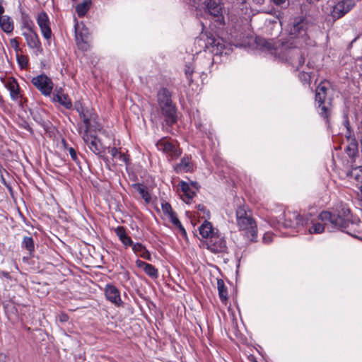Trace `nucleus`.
<instances>
[{
    "label": "nucleus",
    "mask_w": 362,
    "mask_h": 362,
    "mask_svg": "<svg viewBox=\"0 0 362 362\" xmlns=\"http://www.w3.org/2000/svg\"><path fill=\"white\" fill-rule=\"evenodd\" d=\"M350 210L344 205H341L335 212L322 211L316 221H310L306 218L304 226L310 234H320L325 231V226H330V230H345L349 227Z\"/></svg>",
    "instance_id": "f257e3e1"
},
{
    "label": "nucleus",
    "mask_w": 362,
    "mask_h": 362,
    "mask_svg": "<svg viewBox=\"0 0 362 362\" xmlns=\"http://www.w3.org/2000/svg\"><path fill=\"white\" fill-rule=\"evenodd\" d=\"M313 27V23L303 16L291 18L286 28L289 39L292 40L291 45L296 47L312 45L310 35Z\"/></svg>",
    "instance_id": "f03ea898"
},
{
    "label": "nucleus",
    "mask_w": 362,
    "mask_h": 362,
    "mask_svg": "<svg viewBox=\"0 0 362 362\" xmlns=\"http://www.w3.org/2000/svg\"><path fill=\"white\" fill-rule=\"evenodd\" d=\"M78 112L86 127L82 135L83 141L92 152L96 155H100L105 151L107 148L106 146H105L97 136L88 134V132L93 129H98L95 115L88 111L85 112L83 109L81 110L78 109Z\"/></svg>",
    "instance_id": "7ed1b4c3"
},
{
    "label": "nucleus",
    "mask_w": 362,
    "mask_h": 362,
    "mask_svg": "<svg viewBox=\"0 0 362 362\" xmlns=\"http://www.w3.org/2000/svg\"><path fill=\"white\" fill-rule=\"evenodd\" d=\"M236 224L239 230L250 241L255 242L257 238V226L251 211L245 206H240L235 211Z\"/></svg>",
    "instance_id": "20e7f679"
},
{
    "label": "nucleus",
    "mask_w": 362,
    "mask_h": 362,
    "mask_svg": "<svg viewBox=\"0 0 362 362\" xmlns=\"http://www.w3.org/2000/svg\"><path fill=\"white\" fill-rule=\"evenodd\" d=\"M196 42L214 55L228 54L230 49L227 47L223 40L213 33L202 32L196 39Z\"/></svg>",
    "instance_id": "39448f33"
},
{
    "label": "nucleus",
    "mask_w": 362,
    "mask_h": 362,
    "mask_svg": "<svg viewBox=\"0 0 362 362\" xmlns=\"http://www.w3.org/2000/svg\"><path fill=\"white\" fill-rule=\"evenodd\" d=\"M293 46L289 47L288 43L282 44L281 47L275 49L274 54L280 59L289 62L298 70L304 64L305 58L299 47Z\"/></svg>",
    "instance_id": "423d86ee"
},
{
    "label": "nucleus",
    "mask_w": 362,
    "mask_h": 362,
    "mask_svg": "<svg viewBox=\"0 0 362 362\" xmlns=\"http://www.w3.org/2000/svg\"><path fill=\"white\" fill-rule=\"evenodd\" d=\"M157 97L158 105L167 124L170 125L175 124L177 122L176 110L173 105L170 93L167 88H162L158 90Z\"/></svg>",
    "instance_id": "0eeeda50"
},
{
    "label": "nucleus",
    "mask_w": 362,
    "mask_h": 362,
    "mask_svg": "<svg viewBox=\"0 0 362 362\" xmlns=\"http://www.w3.org/2000/svg\"><path fill=\"white\" fill-rule=\"evenodd\" d=\"M202 5L204 12L210 16L211 20L219 25L224 24L221 0H203Z\"/></svg>",
    "instance_id": "6e6552de"
},
{
    "label": "nucleus",
    "mask_w": 362,
    "mask_h": 362,
    "mask_svg": "<svg viewBox=\"0 0 362 362\" xmlns=\"http://www.w3.org/2000/svg\"><path fill=\"white\" fill-rule=\"evenodd\" d=\"M206 249L214 254L226 253L228 250L226 238L221 232L206 243Z\"/></svg>",
    "instance_id": "1a4fd4ad"
},
{
    "label": "nucleus",
    "mask_w": 362,
    "mask_h": 362,
    "mask_svg": "<svg viewBox=\"0 0 362 362\" xmlns=\"http://www.w3.org/2000/svg\"><path fill=\"white\" fill-rule=\"evenodd\" d=\"M33 86L45 96H49L54 84L50 78L45 74H40L32 78Z\"/></svg>",
    "instance_id": "9d476101"
},
{
    "label": "nucleus",
    "mask_w": 362,
    "mask_h": 362,
    "mask_svg": "<svg viewBox=\"0 0 362 362\" xmlns=\"http://www.w3.org/2000/svg\"><path fill=\"white\" fill-rule=\"evenodd\" d=\"M158 151L165 153L170 159L177 158L182 153L180 149L165 138L158 140L156 144Z\"/></svg>",
    "instance_id": "9b49d317"
},
{
    "label": "nucleus",
    "mask_w": 362,
    "mask_h": 362,
    "mask_svg": "<svg viewBox=\"0 0 362 362\" xmlns=\"http://www.w3.org/2000/svg\"><path fill=\"white\" fill-rule=\"evenodd\" d=\"M161 209L163 214L169 219V221L176 227L183 237L187 236V232L182 226L181 222L178 219L176 213L173 210L171 205L166 202L161 204Z\"/></svg>",
    "instance_id": "f8f14e48"
},
{
    "label": "nucleus",
    "mask_w": 362,
    "mask_h": 362,
    "mask_svg": "<svg viewBox=\"0 0 362 362\" xmlns=\"http://www.w3.org/2000/svg\"><path fill=\"white\" fill-rule=\"evenodd\" d=\"M75 37L76 42L78 49L86 51L89 49V33L88 28L82 25L81 26L75 25Z\"/></svg>",
    "instance_id": "ddd939ff"
},
{
    "label": "nucleus",
    "mask_w": 362,
    "mask_h": 362,
    "mask_svg": "<svg viewBox=\"0 0 362 362\" xmlns=\"http://www.w3.org/2000/svg\"><path fill=\"white\" fill-rule=\"evenodd\" d=\"M284 220L282 222L285 228H299L304 226L305 218L301 216L297 211H288L284 214Z\"/></svg>",
    "instance_id": "4468645a"
},
{
    "label": "nucleus",
    "mask_w": 362,
    "mask_h": 362,
    "mask_svg": "<svg viewBox=\"0 0 362 362\" xmlns=\"http://www.w3.org/2000/svg\"><path fill=\"white\" fill-rule=\"evenodd\" d=\"M354 5V0H340L333 6L331 15L333 18L339 19L351 11Z\"/></svg>",
    "instance_id": "2eb2a0df"
},
{
    "label": "nucleus",
    "mask_w": 362,
    "mask_h": 362,
    "mask_svg": "<svg viewBox=\"0 0 362 362\" xmlns=\"http://www.w3.org/2000/svg\"><path fill=\"white\" fill-rule=\"evenodd\" d=\"M22 35L26 40V43L29 48L34 50L37 55L42 52V47L39 37L35 30L30 32H23Z\"/></svg>",
    "instance_id": "dca6fc26"
},
{
    "label": "nucleus",
    "mask_w": 362,
    "mask_h": 362,
    "mask_svg": "<svg viewBox=\"0 0 362 362\" xmlns=\"http://www.w3.org/2000/svg\"><path fill=\"white\" fill-rule=\"evenodd\" d=\"M104 292L106 299L115 306L120 307L123 305L119 290L115 286L107 284L104 288Z\"/></svg>",
    "instance_id": "f3484780"
},
{
    "label": "nucleus",
    "mask_w": 362,
    "mask_h": 362,
    "mask_svg": "<svg viewBox=\"0 0 362 362\" xmlns=\"http://www.w3.org/2000/svg\"><path fill=\"white\" fill-rule=\"evenodd\" d=\"M37 23L40 28L43 37L46 40H50L52 33L49 26V19L45 12H41L37 15Z\"/></svg>",
    "instance_id": "a211bd4d"
},
{
    "label": "nucleus",
    "mask_w": 362,
    "mask_h": 362,
    "mask_svg": "<svg viewBox=\"0 0 362 362\" xmlns=\"http://www.w3.org/2000/svg\"><path fill=\"white\" fill-rule=\"evenodd\" d=\"M179 186L183 192V200L189 203L196 194V190H198V184L197 182H191L189 184L186 182L181 181Z\"/></svg>",
    "instance_id": "6ab92c4d"
},
{
    "label": "nucleus",
    "mask_w": 362,
    "mask_h": 362,
    "mask_svg": "<svg viewBox=\"0 0 362 362\" xmlns=\"http://www.w3.org/2000/svg\"><path fill=\"white\" fill-rule=\"evenodd\" d=\"M199 232L203 239L209 240L220 231L218 228L214 227L208 220H204L199 227Z\"/></svg>",
    "instance_id": "aec40b11"
},
{
    "label": "nucleus",
    "mask_w": 362,
    "mask_h": 362,
    "mask_svg": "<svg viewBox=\"0 0 362 362\" xmlns=\"http://www.w3.org/2000/svg\"><path fill=\"white\" fill-rule=\"evenodd\" d=\"M52 100L54 103H58L66 109H71L72 107V102L67 94L63 93L60 88L57 90L53 94Z\"/></svg>",
    "instance_id": "412c9836"
},
{
    "label": "nucleus",
    "mask_w": 362,
    "mask_h": 362,
    "mask_svg": "<svg viewBox=\"0 0 362 362\" xmlns=\"http://www.w3.org/2000/svg\"><path fill=\"white\" fill-rule=\"evenodd\" d=\"M136 265L142 269L144 272L152 279H157L158 277V269L151 264L146 263L140 259L136 261Z\"/></svg>",
    "instance_id": "4be33fe9"
},
{
    "label": "nucleus",
    "mask_w": 362,
    "mask_h": 362,
    "mask_svg": "<svg viewBox=\"0 0 362 362\" xmlns=\"http://www.w3.org/2000/svg\"><path fill=\"white\" fill-rule=\"evenodd\" d=\"M193 164L191 162L190 156H184L180 163L175 165L174 167V170L177 173H187L192 170Z\"/></svg>",
    "instance_id": "5701e85b"
},
{
    "label": "nucleus",
    "mask_w": 362,
    "mask_h": 362,
    "mask_svg": "<svg viewBox=\"0 0 362 362\" xmlns=\"http://www.w3.org/2000/svg\"><path fill=\"white\" fill-rule=\"evenodd\" d=\"M317 111L319 115L323 117L326 122L329 121V117L332 115V103L331 101H327L324 103H317Z\"/></svg>",
    "instance_id": "b1692460"
},
{
    "label": "nucleus",
    "mask_w": 362,
    "mask_h": 362,
    "mask_svg": "<svg viewBox=\"0 0 362 362\" xmlns=\"http://www.w3.org/2000/svg\"><path fill=\"white\" fill-rule=\"evenodd\" d=\"M115 232L118 236L122 243L127 247L135 244L132 242V238L127 234L125 229L123 226H118L115 228Z\"/></svg>",
    "instance_id": "393cba45"
},
{
    "label": "nucleus",
    "mask_w": 362,
    "mask_h": 362,
    "mask_svg": "<svg viewBox=\"0 0 362 362\" xmlns=\"http://www.w3.org/2000/svg\"><path fill=\"white\" fill-rule=\"evenodd\" d=\"M6 87L10 92V95L13 100L16 101L21 97L19 85L14 78L10 79L8 81Z\"/></svg>",
    "instance_id": "a878e982"
},
{
    "label": "nucleus",
    "mask_w": 362,
    "mask_h": 362,
    "mask_svg": "<svg viewBox=\"0 0 362 362\" xmlns=\"http://www.w3.org/2000/svg\"><path fill=\"white\" fill-rule=\"evenodd\" d=\"M0 28L7 34L12 33L14 29V23L13 19L6 15L1 16L0 18Z\"/></svg>",
    "instance_id": "bb28decb"
},
{
    "label": "nucleus",
    "mask_w": 362,
    "mask_h": 362,
    "mask_svg": "<svg viewBox=\"0 0 362 362\" xmlns=\"http://www.w3.org/2000/svg\"><path fill=\"white\" fill-rule=\"evenodd\" d=\"M132 250L135 254L139 255L141 257L146 260L151 261L152 257L150 252L141 243H135L133 245Z\"/></svg>",
    "instance_id": "cd10ccee"
},
{
    "label": "nucleus",
    "mask_w": 362,
    "mask_h": 362,
    "mask_svg": "<svg viewBox=\"0 0 362 362\" xmlns=\"http://www.w3.org/2000/svg\"><path fill=\"white\" fill-rule=\"evenodd\" d=\"M112 156V159L114 162H122L123 163H127L129 160L128 156L125 154V153L122 152L119 149L113 147L110 148L109 151Z\"/></svg>",
    "instance_id": "c85d7f7f"
},
{
    "label": "nucleus",
    "mask_w": 362,
    "mask_h": 362,
    "mask_svg": "<svg viewBox=\"0 0 362 362\" xmlns=\"http://www.w3.org/2000/svg\"><path fill=\"white\" fill-rule=\"evenodd\" d=\"M134 189L139 193L141 198H142L146 204H148L151 201V196L149 194L147 188L141 184H134L133 185Z\"/></svg>",
    "instance_id": "c756f323"
},
{
    "label": "nucleus",
    "mask_w": 362,
    "mask_h": 362,
    "mask_svg": "<svg viewBox=\"0 0 362 362\" xmlns=\"http://www.w3.org/2000/svg\"><path fill=\"white\" fill-rule=\"evenodd\" d=\"M331 90V83L328 81H323L317 86L315 95L317 98L320 99L322 94H329Z\"/></svg>",
    "instance_id": "7c9ffc66"
},
{
    "label": "nucleus",
    "mask_w": 362,
    "mask_h": 362,
    "mask_svg": "<svg viewBox=\"0 0 362 362\" xmlns=\"http://www.w3.org/2000/svg\"><path fill=\"white\" fill-rule=\"evenodd\" d=\"M217 288L221 302L226 303L228 300V291L222 279H217Z\"/></svg>",
    "instance_id": "2f4dec72"
},
{
    "label": "nucleus",
    "mask_w": 362,
    "mask_h": 362,
    "mask_svg": "<svg viewBox=\"0 0 362 362\" xmlns=\"http://www.w3.org/2000/svg\"><path fill=\"white\" fill-rule=\"evenodd\" d=\"M91 4L90 0H84L82 3L78 4L76 6V12L79 17H82L86 14L90 9Z\"/></svg>",
    "instance_id": "473e14b6"
},
{
    "label": "nucleus",
    "mask_w": 362,
    "mask_h": 362,
    "mask_svg": "<svg viewBox=\"0 0 362 362\" xmlns=\"http://www.w3.org/2000/svg\"><path fill=\"white\" fill-rule=\"evenodd\" d=\"M21 246L27 250L29 254H32L35 250L34 240L32 237L25 236L23 239Z\"/></svg>",
    "instance_id": "72a5a7b5"
},
{
    "label": "nucleus",
    "mask_w": 362,
    "mask_h": 362,
    "mask_svg": "<svg viewBox=\"0 0 362 362\" xmlns=\"http://www.w3.org/2000/svg\"><path fill=\"white\" fill-rule=\"evenodd\" d=\"M348 175L362 184V166L353 168Z\"/></svg>",
    "instance_id": "f704fd0d"
},
{
    "label": "nucleus",
    "mask_w": 362,
    "mask_h": 362,
    "mask_svg": "<svg viewBox=\"0 0 362 362\" xmlns=\"http://www.w3.org/2000/svg\"><path fill=\"white\" fill-rule=\"evenodd\" d=\"M347 155L350 158H354V156L358 153V144L357 142L354 140L352 141L346 147L345 149Z\"/></svg>",
    "instance_id": "c9c22d12"
},
{
    "label": "nucleus",
    "mask_w": 362,
    "mask_h": 362,
    "mask_svg": "<svg viewBox=\"0 0 362 362\" xmlns=\"http://www.w3.org/2000/svg\"><path fill=\"white\" fill-rule=\"evenodd\" d=\"M197 209L198 211V216L199 218H203L204 220L210 218V211L206 208L204 205L198 204L197 206Z\"/></svg>",
    "instance_id": "e433bc0d"
},
{
    "label": "nucleus",
    "mask_w": 362,
    "mask_h": 362,
    "mask_svg": "<svg viewBox=\"0 0 362 362\" xmlns=\"http://www.w3.org/2000/svg\"><path fill=\"white\" fill-rule=\"evenodd\" d=\"M64 147L68 151L71 159L76 163V164H79L80 161H79V159L78 158V156H77V153H76V151H75V149L72 147H68L66 146V144L65 142H64Z\"/></svg>",
    "instance_id": "4c0bfd02"
},
{
    "label": "nucleus",
    "mask_w": 362,
    "mask_h": 362,
    "mask_svg": "<svg viewBox=\"0 0 362 362\" xmlns=\"http://www.w3.org/2000/svg\"><path fill=\"white\" fill-rule=\"evenodd\" d=\"M22 28L27 29L26 32L34 30L33 22L30 18H24L23 21Z\"/></svg>",
    "instance_id": "58836bf2"
},
{
    "label": "nucleus",
    "mask_w": 362,
    "mask_h": 362,
    "mask_svg": "<svg viewBox=\"0 0 362 362\" xmlns=\"http://www.w3.org/2000/svg\"><path fill=\"white\" fill-rule=\"evenodd\" d=\"M299 79L303 84L309 83L310 81V75L308 72L302 71L299 74Z\"/></svg>",
    "instance_id": "ea45409f"
},
{
    "label": "nucleus",
    "mask_w": 362,
    "mask_h": 362,
    "mask_svg": "<svg viewBox=\"0 0 362 362\" xmlns=\"http://www.w3.org/2000/svg\"><path fill=\"white\" fill-rule=\"evenodd\" d=\"M18 63L21 68H25L28 66V61L26 57L21 55L17 57Z\"/></svg>",
    "instance_id": "a19ab883"
},
{
    "label": "nucleus",
    "mask_w": 362,
    "mask_h": 362,
    "mask_svg": "<svg viewBox=\"0 0 362 362\" xmlns=\"http://www.w3.org/2000/svg\"><path fill=\"white\" fill-rule=\"evenodd\" d=\"M193 74V69L189 66H187L185 69V74L189 83L192 81V74Z\"/></svg>",
    "instance_id": "79ce46f5"
},
{
    "label": "nucleus",
    "mask_w": 362,
    "mask_h": 362,
    "mask_svg": "<svg viewBox=\"0 0 362 362\" xmlns=\"http://www.w3.org/2000/svg\"><path fill=\"white\" fill-rule=\"evenodd\" d=\"M328 96V94H322V96H320V98H317L315 97V103H324V102H327V101H331V99L327 98Z\"/></svg>",
    "instance_id": "37998d69"
},
{
    "label": "nucleus",
    "mask_w": 362,
    "mask_h": 362,
    "mask_svg": "<svg viewBox=\"0 0 362 362\" xmlns=\"http://www.w3.org/2000/svg\"><path fill=\"white\" fill-rule=\"evenodd\" d=\"M273 235L270 233H264L263 236V242L265 243H269L272 241Z\"/></svg>",
    "instance_id": "c03bdc74"
},
{
    "label": "nucleus",
    "mask_w": 362,
    "mask_h": 362,
    "mask_svg": "<svg viewBox=\"0 0 362 362\" xmlns=\"http://www.w3.org/2000/svg\"><path fill=\"white\" fill-rule=\"evenodd\" d=\"M187 4L192 6V7H198L200 5L202 0H185Z\"/></svg>",
    "instance_id": "a18cd8bd"
},
{
    "label": "nucleus",
    "mask_w": 362,
    "mask_h": 362,
    "mask_svg": "<svg viewBox=\"0 0 362 362\" xmlns=\"http://www.w3.org/2000/svg\"><path fill=\"white\" fill-rule=\"evenodd\" d=\"M10 44L11 47L16 50L18 51L19 49V43L16 38H12L10 40Z\"/></svg>",
    "instance_id": "49530a36"
},
{
    "label": "nucleus",
    "mask_w": 362,
    "mask_h": 362,
    "mask_svg": "<svg viewBox=\"0 0 362 362\" xmlns=\"http://www.w3.org/2000/svg\"><path fill=\"white\" fill-rule=\"evenodd\" d=\"M59 320L62 322H65L68 321L69 317H68V315L66 314L62 313L59 316Z\"/></svg>",
    "instance_id": "de8ad7c7"
},
{
    "label": "nucleus",
    "mask_w": 362,
    "mask_h": 362,
    "mask_svg": "<svg viewBox=\"0 0 362 362\" xmlns=\"http://www.w3.org/2000/svg\"><path fill=\"white\" fill-rule=\"evenodd\" d=\"M0 277H4L6 279H11V276L9 274V272H5V271H1L0 272Z\"/></svg>",
    "instance_id": "09e8293b"
},
{
    "label": "nucleus",
    "mask_w": 362,
    "mask_h": 362,
    "mask_svg": "<svg viewBox=\"0 0 362 362\" xmlns=\"http://www.w3.org/2000/svg\"><path fill=\"white\" fill-rule=\"evenodd\" d=\"M357 194L358 199L362 201V184L357 187Z\"/></svg>",
    "instance_id": "8fccbe9b"
},
{
    "label": "nucleus",
    "mask_w": 362,
    "mask_h": 362,
    "mask_svg": "<svg viewBox=\"0 0 362 362\" xmlns=\"http://www.w3.org/2000/svg\"><path fill=\"white\" fill-rule=\"evenodd\" d=\"M0 361L2 362H8V358L5 354H0Z\"/></svg>",
    "instance_id": "3c124183"
},
{
    "label": "nucleus",
    "mask_w": 362,
    "mask_h": 362,
    "mask_svg": "<svg viewBox=\"0 0 362 362\" xmlns=\"http://www.w3.org/2000/svg\"><path fill=\"white\" fill-rule=\"evenodd\" d=\"M274 4H275L277 6H280L286 2V0H272Z\"/></svg>",
    "instance_id": "603ef678"
},
{
    "label": "nucleus",
    "mask_w": 362,
    "mask_h": 362,
    "mask_svg": "<svg viewBox=\"0 0 362 362\" xmlns=\"http://www.w3.org/2000/svg\"><path fill=\"white\" fill-rule=\"evenodd\" d=\"M5 9L4 7L2 6L1 3L0 2V18L3 16V13H4Z\"/></svg>",
    "instance_id": "864d4df0"
},
{
    "label": "nucleus",
    "mask_w": 362,
    "mask_h": 362,
    "mask_svg": "<svg viewBox=\"0 0 362 362\" xmlns=\"http://www.w3.org/2000/svg\"><path fill=\"white\" fill-rule=\"evenodd\" d=\"M345 124H346L347 129H349V127H348L349 126V122H348L347 119L345 121Z\"/></svg>",
    "instance_id": "5fc2aeb1"
},
{
    "label": "nucleus",
    "mask_w": 362,
    "mask_h": 362,
    "mask_svg": "<svg viewBox=\"0 0 362 362\" xmlns=\"http://www.w3.org/2000/svg\"><path fill=\"white\" fill-rule=\"evenodd\" d=\"M243 4L245 3L247 0H240Z\"/></svg>",
    "instance_id": "6e6d98bb"
}]
</instances>
